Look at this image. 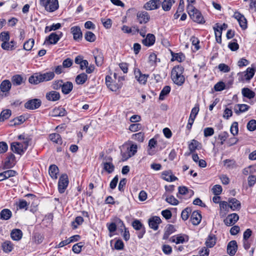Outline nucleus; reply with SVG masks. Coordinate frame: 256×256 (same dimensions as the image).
Segmentation results:
<instances>
[{"mask_svg": "<svg viewBox=\"0 0 256 256\" xmlns=\"http://www.w3.org/2000/svg\"><path fill=\"white\" fill-rule=\"evenodd\" d=\"M34 44V40L33 38H30L26 41L24 44V49L26 50H30L32 48Z\"/></svg>", "mask_w": 256, "mask_h": 256, "instance_id": "52", "label": "nucleus"}, {"mask_svg": "<svg viewBox=\"0 0 256 256\" xmlns=\"http://www.w3.org/2000/svg\"><path fill=\"white\" fill-rule=\"evenodd\" d=\"M73 88V84L70 82H64L62 84V92L64 94H70Z\"/></svg>", "mask_w": 256, "mask_h": 256, "instance_id": "25", "label": "nucleus"}, {"mask_svg": "<svg viewBox=\"0 0 256 256\" xmlns=\"http://www.w3.org/2000/svg\"><path fill=\"white\" fill-rule=\"evenodd\" d=\"M22 236V232L20 229H14L10 232V237L14 240L18 241L20 240Z\"/></svg>", "mask_w": 256, "mask_h": 256, "instance_id": "26", "label": "nucleus"}, {"mask_svg": "<svg viewBox=\"0 0 256 256\" xmlns=\"http://www.w3.org/2000/svg\"><path fill=\"white\" fill-rule=\"evenodd\" d=\"M192 212V209L190 207L184 208L181 213V218L184 221L187 220L190 216V214Z\"/></svg>", "mask_w": 256, "mask_h": 256, "instance_id": "49", "label": "nucleus"}, {"mask_svg": "<svg viewBox=\"0 0 256 256\" xmlns=\"http://www.w3.org/2000/svg\"><path fill=\"white\" fill-rule=\"evenodd\" d=\"M46 97L48 100L55 102L59 100L60 96L59 92L56 90H52L47 92Z\"/></svg>", "mask_w": 256, "mask_h": 256, "instance_id": "22", "label": "nucleus"}, {"mask_svg": "<svg viewBox=\"0 0 256 256\" xmlns=\"http://www.w3.org/2000/svg\"><path fill=\"white\" fill-rule=\"evenodd\" d=\"M84 218L82 216H76L75 220L72 222V226L74 229L78 228V226L82 224L84 222Z\"/></svg>", "mask_w": 256, "mask_h": 256, "instance_id": "50", "label": "nucleus"}, {"mask_svg": "<svg viewBox=\"0 0 256 256\" xmlns=\"http://www.w3.org/2000/svg\"><path fill=\"white\" fill-rule=\"evenodd\" d=\"M122 85L123 84L122 82H118L116 84L112 82L110 84H109L108 88L112 92H116L117 90L120 88Z\"/></svg>", "mask_w": 256, "mask_h": 256, "instance_id": "55", "label": "nucleus"}, {"mask_svg": "<svg viewBox=\"0 0 256 256\" xmlns=\"http://www.w3.org/2000/svg\"><path fill=\"white\" fill-rule=\"evenodd\" d=\"M69 180L68 176L66 174H62L59 178L58 182V191L60 194L64 192L68 186Z\"/></svg>", "mask_w": 256, "mask_h": 256, "instance_id": "5", "label": "nucleus"}, {"mask_svg": "<svg viewBox=\"0 0 256 256\" xmlns=\"http://www.w3.org/2000/svg\"><path fill=\"white\" fill-rule=\"evenodd\" d=\"M12 82L14 86H20L24 82V78L21 76L16 74L12 77Z\"/></svg>", "mask_w": 256, "mask_h": 256, "instance_id": "42", "label": "nucleus"}, {"mask_svg": "<svg viewBox=\"0 0 256 256\" xmlns=\"http://www.w3.org/2000/svg\"><path fill=\"white\" fill-rule=\"evenodd\" d=\"M162 178L168 182H174L178 179L177 177L172 174L171 170L162 172Z\"/></svg>", "mask_w": 256, "mask_h": 256, "instance_id": "18", "label": "nucleus"}, {"mask_svg": "<svg viewBox=\"0 0 256 256\" xmlns=\"http://www.w3.org/2000/svg\"><path fill=\"white\" fill-rule=\"evenodd\" d=\"M224 166L228 170H232L237 167L236 161L234 160L226 159L224 160Z\"/></svg>", "mask_w": 256, "mask_h": 256, "instance_id": "35", "label": "nucleus"}, {"mask_svg": "<svg viewBox=\"0 0 256 256\" xmlns=\"http://www.w3.org/2000/svg\"><path fill=\"white\" fill-rule=\"evenodd\" d=\"M84 244L83 242H80L72 246V250L75 254H80L82 251V248L84 246Z\"/></svg>", "mask_w": 256, "mask_h": 256, "instance_id": "53", "label": "nucleus"}, {"mask_svg": "<svg viewBox=\"0 0 256 256\" xmlns=\"http://www.w3.org/2000/svg\"><path fill=\"white\" fill-rule=\"evenodd\" d=\"M12 86V83L10 82L9 80H3L0 85V88L2 92H8Z\"/></svg>", "mask_w": 256, "mask_h": 256, "instance_id": "32", "label": "nucleus"}, {"mask_svg": "<svg viewBox=\"0 0 256 256\" xmlns=\"http://www.w3.org/2000/svg\"><path fill=\"white\" fill-rule=\"evenodd\" d=\"M155 40V36L153 34H148L146 38L142 40V43L146 46H150L154 44Z\"/></svg>", "mask_w": 256, "mask_h": 256, "instance_id": "24", "label": "nucleus"}, {"mask_svg": "<svg viewBox=\"0 0 256 256\" xmlns=\"http://www.w3.org/2000/svg\"><path fill=\"white\" fill-rule=\"evenodd\" d=\"M84 38L88 42H94L96 40V36L92 32L87 31L84 34Z\"/></svg>", "mask_w": 256, "mask_h": 256, "instance_id": "48", "label": "nucleus"}, {"mask_svg": "<svg viewBox=\"0 0 256 256\" xmlns=\"http://www.w3.org/2000/svg\"><path fill=\"white\" fill-rule=\"evenodd\" d=\"M250 106L246 104H238L234 108V112L236 114H239L241 112L247 111Z\"/></svg>", "mask_w": 256, "mask_h": 256, "instance_id": "36", "label": "nucleus"}, {"mask_svg": "<svg viewBox=\"0 0 256 256\" xmlns=\"http://www.w3.org/2000/svg\"><path fill=\"white\" fill-rule=\"evenodd\" d=\"M62 36V32H58L57 33L52 32L48 36L46 37L44 44H55L60 40Z\"/></svg>", "mask_w": 256, "mask_h": 256, "instance_id": "8", "label": "nucleus"}, {"mask_svg": "<svg viewBox=\"0 0 256 256\" xmlns=\"http://www.w3.org/2000/svg\"><path fill=\"white\" fill-rule=\"evenodd\" d=\"M88 80V76L85 73H82L78 74L76 78V82L78 84H82Z\"/></svg>", "mask_w": 256, "mask_h": 256, "instance_id": "40", "label": "nucleus"}, {"mask_svg": "<svg viewBox=\"0 0 256 256\" xmlns=\"http://www.w3.org/2000/svg\"><path fill=\"white\" fill-rule=\"evenodd\" d=\"M136 18L140 24H146L150 20V16L146 11H140L136 14Z\"/></svg>", "mask_w": 256, "mask_h": 256, "instance_id": "13", "label": "nucleus"}, {"mask_svg": "<svg viewBox=\"0 0 256 256\" xmlns=\"http://www.w3.org/2000/svg\"><path fill=\"white\" fill-rule=\"evenodd\" d=\"M44 239V236L42 234L40 233H35L34 234V240L36 244H41Z\"/></svg>", "mask_w": 256, "mask_h": 256, "instance_id": "58", "label": "nucleus"}, {"mask_svg": "<svg viewBox=\"0 0 256 256\" xmlns=\"http://www.w3.org/2000/svg\"><path fill=\"white\" fill-rule=\"evenodd\" d=\"M225 87V84L222 82H220L214 85V89L216 92H220L224 90Z\"/></svg>", "mask_w": 256, "mask_h": 256, "instance_id": "61", "label": "nucleus"}, {"mask_svg": "<svg viewBox=\"0 0 256 256\" xmlns=\"http://www.w3.org/2000/svg\"><path fill=\"white\" fill-rule=\"evenodd\" d=\"M42 102L38 98H34L28 100L24 104V107L28 110H35L38 108L41 105Z\"/></svg>", "mask_w": 256, "mask_h": 256, "instance_id": "11", "label": "nucleus"}, {"mask_svg": "<svg viewBox=\"0 0 256 256\" xmlns=\"http://www.w3.org/2000/svg\"><path fill=\"white\" fill-rule=\"evenodd\" d=\"M58 0H51L49 6L46 11L49 12H53L58 10Z\"/></svg>", "mask_w": 256, "mask_h": 256, "instance_id": "43", "label": "nucleus"}, {"mask_svg": "<svg viewBox=\"0 0 256 256\" xmlns=\"http://www.w3.org/2000/svg\"><path fill=\"white\" fill-rule=\"evenodd\" d=\"M133 228L138 231L137 235L139 239L143 238L146 233V228L144 225L138 220H134L132 222Z\"/></svg>", "mask_w": 256, "mask_h": 256, "instance_id": "7", "label": "nucleus"}, {"mask_svg": "<svg viewBox=\"0 0 256 256\" xmlns=\"http://www.w3.org/2000/svg\"><path fill=\"white\" fill-rule=\"evenodd\" d=\"M238 250V244L236 240H232L230 241L227 246V252L230 256L235 255Z\"/></svg>", "mask_w": 256, "mask_h": 256, "instance_id": "17", "label": "nucleus"}, {"mask_svg": "<svg viewBox=\"0 0 256 256\" xmlns=\"http://www.w3.org/2000/svg\"><path fill=\"white\" fill-rule=\"evenodd\" d=\"M239 219V216L236 213L228 214L224 220V222L227 226H231L234 224Z\"/></svg>", "mask_w": 256, "mask_h": 256, "instance_id": "14", "label": "nucleus"}, {"mask_svg": "<svg viewBox=\"0 0 256 256\" xmlns=\"http://www.w3.org/2000/svg\"><path fill=\"white\" fill-rule=\"evenodd\" d=\"M132 139L136 140L138 142H142L144 140V134L142 132H140L132 136Z\"/></svg>", "mask_w": 256, "mask_h": 256, "instance_id": "54", "label": "nucleus"}, {"mask_svg": "<svg viewBox=\"0 0 256 256\" xmlns=\"http://www.w3.org/2000/svg\"><path fill=\"white\" fill-rule=\"evenodd\" d=\"M138 146L136 144L130 142L129 144L125 143L120 148V154L122 156V160L126 161L129 158L135 155L137 152Z\"/></svg>", "mask_w": 256, "mask_h": 256, "instance_id": "3", "label": "nucleus"}, {"mask_svg": "<svg viewBox=\"0 0 256 256\" xmlns=\"http://www.w3.org/2000/svg\"><path fill=\"white\" fill-rule=\"evenodd\" d=\"M216 238L214 234H210L208 235L206 242V245L207 247L211 248H212L216 243Z\"/></svg>", "mask_w": 256, "mask_h": 256, "instance_id": "30", "label": "nucleus"}, {"mask_svg": "<svg viewBox=\"0 0 256 256\" xmlns=\"http://www.w3.org/2000/svg\"><path fill=\"white\" fill-rule=\"evenodd\" d=\"M12 216L11 210L8 208H4L0 212V219L6 220H9Z\"/></svg>", "mask_w": 256, "mask_h": 256, "instance_id": "29", "label": "nucleus"}, {"mask_svg": "<svg viewBox=\"0 0 256 256\" xmlns=\"http://www.w3.org/2000/svg\"><path fill=\"white\" fill-rule=\"evenodd\" d=\"M48 172L52 179H56L58 178V174L59 172L58 167L55 164L50 165L48 168Z\"/></svg>", "mask_w": 256, "mask_h": 256, "instance_id": "27", "label": "nucleus"}, {"mask_svg": "<svg viewBox=\"0 0 256 256\" xmlns=\"http://www.w3.org/2000/svg\"><path fill=\"white\" fill-rule=\"evenodd\" d=\"M160 4V0H150L144 4V8L148 10H154L158 8Z\"/></svg>", "mask_w": 256, "mask_h": 256, "instance_id": "15", "label": "nucleus"}, {"mask_svg": "<svg viewBox=\"0 0 256 256\" xmlns=\"http://www.w3.org/2000/svg\"><path fill=\"white\" fill-rule=\"evenodd\" d=\"M42 74L43 82L52 80L55 76L54 73L53 72H48L44 74Z\"/></svg>", "mask_w": 256, "mask_h": 256, "instance_id": "47", "label": "nucleus"}, {"mask_svg": "<svg viewBox=\"0 0 256 256\" xmlns=\"http://www.w3.org/2000/svg\"><path fill=\"white\" fill-rule=\"evenodd\" d=\"M66 112L65 108H58L54 109L52 112V116H66Z\"/></svg>", "mask_w": 256, "mask_h": 256, "instance_id": "34", "label": "nucleus"}, {"mask_svg": "<svg viewBox=\"0 0 256 256\" xmlns=\"http://www.w3.org/2000/svg\"><path fill=\"white\" fill-rule=\"evenodd\" d=\"M49 138L54 142L58 144H62V143L60 136L57 133H52L49 135Z\"/></svg>", "mask_w": 256, "mask_h": 256, "instance_id": "37", "label": "nucleus"}, {"mask_svg": "<svg viewBox=\"0 0 256 256\" xmlns=\"http://www.w3.org/2000/svg\"><path fill=\"white\" fill-rule=\"evenodd\" d=\"M4 176L6 179L10 177L14 176L17 174V172L14 170H8L4 172Z\"/></svg>", "mask_w": 256, "mask_h": 256, "instance_id": "64", "label": "nucleus"}, {"mask_svg": "<svg viewBox=\"0 0 256 256\" xmlns=\"http://www.w3.org/2000/svg\"><path fill=\"white\" fill-rule=\"evenodd\" d=\"M134 74L136 79L140 84H146L147 79L149 76L148 74H142L138 68L134 69Z\"/></svg>", "mask_w": 256, "mask_h": 256, "instance_id": "12", "label": "nucleus"}, {"mask_svg": "<svg viewBox=\"0 0 256 256\" xmlns=\"http://www.w3.org/2000/svg\"><path fill=\"white\" fill-rule=\"evenodd\" d=\"M16 156L13 154H8L4 162L2 168L10 169L13 168L16 164Z\"/></svg>", "mask_w": 256, "mask_h": 256, "instance_id": "9", "label": "nucleus"}, {"mask_svg": "<svg viewBox=\"0 0 256 256\" xmlns=\"http://www.w3.org/2000/svg\"><path fill=\"white\" fill-rule=\"evenodd\" d=\"M200 142L195 140H192L188 144V149L190 151V153L188 154H190L193 153L195 152V150L198 149V145L200 144Z\"/></svg>", "mask_w": 256, "mask_h": 256, "instance_id": "44", "label": "nucleus"}, {"mask_svg": "<svg viewBox=\"0 0 256 256\" xmlns=\"http://www.w3.org/2000/svg\"><path fill=\"white\" fill-rule=\"evenodd\" d=\"M202 218V217L200 212L194 210L192 213L190 221L193 225L197 226L200 222Z\"/></svg>", "mask_w": 256, "mask_h": 256, "instance_id": "19", "label": "nucleus"}, {"mask_svg": "<svg viewBox=\"0 0 256 256\" xmlns=\"http://www.w3.org/2000/svg\"><path fill=\"white\" fill-rule=\"evenodd\" d=\"M13 246V244L10 240H6L2 244V249L6 253L12 252L14 248Z\"/></svg>", "mask_w": 256, "mask_h": 256, "instance_id": "31", "label": "nucleus"}, {"mask_svg": "<svg viewBox=\"0 0 256 256\" xmlns=\"http://www.w3.org/2000/svg\"><path fill=\"white\" fill-rule=\"evenodd\" d=\"M63 80H56L53 82L52 88L54 90H58L62 88Z\"/></svg>", "mask_w": 256, "mask_h": 256, "instance_id": "56", "label": "nucleus"}, {"mask_svg": "<svg viewBox=\"0 0 256 256\" xmlns=\"http://www.w3.org/2000/svg\"><path fill=\"white\" fill-rule=\"evenodd\" d=\"M219 28V24H216L215 26L214 27V34L216 36V42L218 44L222 43V32L220 31H219V30L218 28Z\"/></svg>", "mask_w": 256, "mask_h": 256, "instance_id": "41", "label": "nucleus"}, {"mask_svg": "<svg viewBox=\"0 0 256 256\" xmlns=\"http://www.w3.org/2000/svg\"><path fill=\"white\" fill-rule=\"evenodd\" d=\"M11 115V110L8 109L3 110L0 114V122L8 119Z\"/></svg>", "mask_w": 256, "mask_h": 256, "instance_id": "46", "label": "nucleus"}, {"mask_svg": "<svg viewBox=\"0 0 256 256\" xmlns=\"http://www.w3.org/2000/svg\"><path fill=\"white\" fill-rule=\"evenodd\" d=\"M165 200L167 202L173 206H176L179 202L178 200L172 195L166 197Z\"/></svg>", "mask_w": 256, "mask_h": 256, "instance_id": "57", "label": "nucleus"}, {"mask_svg": "<svg viewBox=\"0 0 256 256\" xmlns=\"http://www.w3.org/2000/svg\"><path fill=\"white\" fill-rule=\"evenodd\" d=\"M170 86H164L160 92L159 96V100H164V99L165 96L168 95L170 92Z\"/></svg>", "mask_w": 256, "mask_h": 256, "instance_id": "45", "label": "nucleus"}, {"mask_svg": "<svg viewBox=\"0 0 256 256\" xmlns=\"http://www.w3.org/2000/svg\"><path fill=\"white\" fill-rule=\"evenodd\" d=\"M162 220L159 216H153L150 218L148 224L150 228L154 230H156L159 228V224L162 223Z\"/></svg>", "mask_w": 256, "mask_h": 256, "instance_id": "10", "label": "nucleus"}, {"mask_svg": "<svg viewBox=\"0 0 256 256\" xmlns=\"http://www.w3.org/2000/svg\"><path fill=\"white\" fill-rule=\"evenodd\" d=\"M70 32L73 35L74 40L79 41L82 38V33L79 26H74L70 28Z\"/></svg>", "mask_w": 256, "mask_h": 256, "instance_id": "16", "label": "nucleus"}, {"mask_svg": "<svg viewBox=\"0 0 256 256\" xmlns=\"http://www.w3.org/2000/svg\"><path fill=\"white\" fill-rule=\"evenodd\" d=\"M20 140H22V142H13L10 144V150L14 153L20 156L24 154L28 149L30 142L32 140L30 136L28 134H22L18 136Z\"/></svg>", "mask_w": 256, "mask_h": 256, "instance_id": "1", "label": "nucleus"}, {"mask_svg": "<svg viewBox=\"0 0 256 256\" xmlns=\"http://www.w3.org/2000/svg\"><path fill=\"white\" fill-rule=\"evenodd\" d=\"M242 93L244 97L248 99L253 98L255 96V92L248 88H243Z\"/></svg>", "mask_w": 256, "mask_h": 256, "instance_id": "33", "label": "nucleus"}, {"mask_svg": "<svg viewBox=\"0 0 256 256\" xmlns=\"http://www.w3.org/2000/svg\"><path fill=\"white\" fill-rule=\"evenodd\" d=\"M187 9L190 18L196 22L204 24L205 20L201 12L192 6H188Z\"/></svg>", "mask_w": 256, "mask_h": 256, "instance_id": "4", "label": "nucleus"}, {"mask_svg": "<svg viewBox=\"0 0 256 256\" xmlns=\"http://www.w3.org/2000/svg\"><path fill=\"white\" fill-rule=\"evenodd\" d=\"M29 82L34 84H38L43 82L42 74L40 73H35L28 78Z\"/></svg>", "mask_w": 256, "mask_h": 256, "instance_id": "21", "label": "nucleus"}, {"mask_svg": "<svg viewBox=\"0 0 256 256\" xmlns=\"http://www.w3.org/2000/svg\"><path fill=\"white\" fill-rule=\"evenodd\" d=\"M228 201L230 204V207L232 210H240L241 208L240 202L236 198H230Z\"/></svg>", "mask_w": 256, "mask_h": 256, "instance_id": "23", "label": "nucleus"}, {"mask_svg": "<svg viewBox=\"0 0 256 256\" xmlns=\"http://www.w3.org/2000/svg\"><path fill=\"white\" fill-rule=\"evenodd\" d=\"M176 0H164L162 4V8L164 11H168L170 10L172 4L175 3Z\"/></svg>", "mask_w": 256, "mask_h": 256, "instance_id": "38", "label": "nucleus"}, {"mask_svg": "<svg viewBox=\"0 0 256 256\" xmlns=\"http://www.w3.org/2000/svg\"><path fill=\"white\" fill-rule=\"evenodd\" d=\"M101 166L102 168V172H105L108 174L112 173L115 169L114 164L111 162H102Z\"/></svg>", "mask_w": 256, "mask_h": 256, "instance_id": "20", "label": "nucleus"}, {"mask_svg": "<svg viewBox=\"0 0 256 256\" xmlns=\"http://www.w3.org/2000/svg\"><path fill=\"white\" fill-rule=\"evenodd\" d=\"M106 226L110 232L113 233L116 230L117 227L114 221L111 223H107Z\"/></svg>", "mask_w": 256, "mask_h": 256, "instance_id": "60", "label": "nucleus"}, {"mask_svg": "<svg viewBox=\"0 0 256 256\" xmlns=\"http://www.w3.org/2000/svg\"><path fill=\"white\" fill-rule=\"evenodd\" d=\"M256 70L255 68L249 67L247 68L245 72H239L238 74L239 80L244 81L245 80L246 81H249L253 78Z\"/></svg>", "mask_w": 256, "mask_h": 256, "instance_id": "6", "label": "nucleus"}, {"mask_svg": "<svg viewBox=\"0 0 256 256\" xmlns=\"http://www.w3.org/2000/svg\"><path fill=\"white\" fill-rule=\"evenodd\" d=\"M0 40L4 42H8L10 40V34L8 32H4L0 34Z\"/></svg>", "mask_w": 256, "mask_h": 256, "instance_id": "62", "label": "nucleus"}, {"mask_svg": "<svg viewBox=\"0 0 256 256\" xmlns=\"http://www.w3.org/2000/svg\"><path fill=\"white\" fill-rule=\"evenodd\" d=\"M97 54H94V57L95 59L96 64L98 66H101L103 64L104 57L102 52L96 50Z\"/></svg>", "mask_w": 256, "mask_h": 256, "instance_id": "39", "label": "nucleus"}, {"mask_svg": "<svg viewBox=\"0 0 256 256\" xmlns=\"http://www.w3.org/2000/svg\"><path fill=\"white\" fill-rule=\"evenodd\" d=\"M222 190V186L218 184L214 185L212 188V193L216 196L220 195L221 194Z\"/></svg>", "mask_w": 256, "mask_h": 256, "instance_id": "63", "label": "nucleus"}, {"mask_svg": "<svg viewBox=\"0 0 256 256\" xmlns=\"http://www.w3.org/2000/svg\"><path fill=\"white\" fill-rule=\"evenodd\" d=\"M162 250L163 252L167 255L170 254L172 252V246L168 244L162 245Z\"/></svg>", "mask_w": 256, "mask_h": 256, "instance_id": "59", "label": "nucleus"}, {"mask_svg": "<svg viewBox=\"0 0 256 256\" xmlns=\"http://www.w3.org/2000/svg\"><path fill=\"white\" fill-rule=\"evenodd\" d=\"M184 68L181 65L174 66L171 72L170 78L174 83L178 86H182L185 82L183 75Z\"/></svg>", "mask_w": 256, "mask_h": 256, "instance_id": "2", "label": "nucleus"}, {"mask_svg": "<svg viewBox=\"0 0 256 256\" xmlns=\"http://www.w3.org/2000/svg\"><path fill=\"white\" fill-rule=\"evenodd\" d=\"M176 244H183L188 241V236L185 234H178L176 236Z\"/></svg>", "mask_w": 256, "mask_h": 256, "instance_id": "51", "label": "nucleus"}, {"mask_svg": "<svg viewBox=\"0 0 256 256\" xmlns=\"http://www.w3.org/2000/svg\"><path fill=\"white\" fill-rule=\"evenodd\" d=\"M25 121L26 118L24 116H20L11 120L9 122L8 126H16L21 124H22Z\"/></svg>", "mask_w": 256, "mask_h": 256, "instance_id": "28", "label": "nucleus"}]
</instances>
